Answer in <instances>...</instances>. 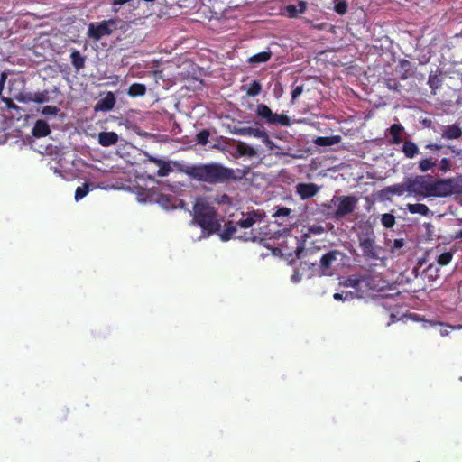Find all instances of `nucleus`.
<instances>
[{
	"instance_id": "obj_28",
	"label": "nucleus",
	"mask_w": 462,
	"mask_h": 462,
	"mask_svg": "<svg viewBox=\"0 0 462 462\" xmlns=\"http://www.w3.org/2000/svg\"><path fill=\"white\" fill-rule=\"evenodd\" d=\"M386 191L388 193H391L392 195H398V196H402L405 192L409 193L407 178L405 179L404 182H402V183H398V184H394V185L387 187Z\"/></svg>"
},
{
	"instance_id": "obj_15",
	"label": "nucleus",
	"mask_w": 462,
	"mask_h": 462,
	"mask_svg": "<svg viewBox=\"0 0 462 462\" xmlns=\"http://www.w3.org/2000/svg\"><path fill=\"white\" fill-rule=\"evenodd\" d=\"M307 9V3L299 1L297 5H288L285 7V13L290 18H296L299 14H304Z\"/></svg>"
},
{
	"instance_id": "obj_39",
	"label": "nucleus",
	"mask_w": 462,
	"mask_h": 462,
	"mask_svg": "<svg viewBox=\"0 0 462 462\" xmlns=\"http://www.w3.org/2000/svg\"><path fill=\"white\" fill-rule=\"evenodd\" d=\"M355 297H356V293H355V292H353V291H341V292H336V293H334V295H333V298H334L336 300H342V301L351 300H353Z\"/></svg>"
},
{
	"instance_id": "obj_23",
	"label": "nucleus",
	"mask_w": 462,
	"mask_h": 462,
	"mask_svg": "<svg viewBox=\"0 0 462 462\" xmlns=\"http://www.w3.org/2000/svg\"><path fill=\"white\" fill-rule=\"evenodd\" d=\"M272 57V51L268 49L267 51L256 53L248 58L247 62L249 64H261L267 62Z\"/></svg>"
},
{
	"instance_id": "obj_31",
	"label": "nucleus",
	"mask_w": 462,
	"mask_h": 462,
	"mask_svg": "<svg viewBox=\"0 0 462 462\" xmlns=\"http://www.w3.org/2000/svg\"><path fill=\"white\" fill-rule=\"evenodd\" d=\"M236 151L241 156L254 157L257 153L254 147L242 142L237 144Z\"/></svg>"
},
{
	"instance_id": "obj_13",
	"label": "nucleus",
	"mask_w": 462,
	"mask_h": 462,
	"mask_svg": "<svg viewBox=\"0 0 462 462\" xmlns=\"http://www.w3.org/2000/svg\"><path fill=\"white\" fill-rule=\"evenodd\" d=\"M319 190V188L315 183H298L296 186V192L301 199H308L313 198Z\"/></svg>"
},
{
	"instance_id": "obj_42",
	"label": "nucleus",
	"mask_w": 462,
	"mask_h": 462,
	"mask_svg": "<svg viewBox=\"0 0 462 462\" xmlns=\"http://www.w3.org/2000/svg\"><path fill=\"white\" fill-rule=\"evenodd\" d=\"M33 94H34V92H23V93H20L16 98L18 101L23 102V103L34 102Z\"/></svg>"
},
{
	"instance_id": "obj_26",
	"label": "nucleus",
	"mask_w": 462,
	"mask_h": 462,
	"mask_svg": "<svg viewBox=\"0 0 462 462\" xmlns=\"http://www.w3.org/2000/svg\"><path fill=\"white\" fill-rule=\"evenodd\" d=\"M147 88L144 84L133 83L130 85L127 94L131 97H143L146 94Z\"/></svg>"
},
{
	"instance_id": "obj_29",
	"label": "nucleus",
	"mask_w": 462,
	"mask_h": 462,
	"mask_svg": "<svg viewBox=\"0 0 462 462\" xmlns=\"http://www.w3.org/2000/svg\"><path fill=\"white\" fill-rule=\"evenodd\" d=\"M70 60L73 67L79 70L85 67L86 58L80 54L78 50H74L70 53Z\"/></svg>"
},
{
	"instance_id": "obj_32",
	"label": "nucleus",
	"mask_w": 462,
	"mask_h": 462,
	"mask_svg": "<svg viewBox=\"0 0 462 462\" xmlns=\"http://www.w3.org/2000/svg\"><path fill=\"white\" fill-rule=\"evenodd\" d=\"M342 284L346 287H351L357 291L362 285L361 274L350 275L346 277V280L342 282Z\"/></svg>"
},
{
	"instance_id": "obj_18",
	"label": "nucleus",
	"mask_w": 462,
	"mask_h": 462,
	"mask_svg": "<svg viewBox=\"0 0 462 462\" xmlns=\"http://www.w3.org/2000/svg\"><path fill=\"white\" fill-rule=\"evenodd\" d=\"M404 132V127L401 124H393L388 129L391 135V143L399 145L402 143V134Z\"/></svg>"
},
{
	"instance_id": "obj_12",
	"label": "nucleus",
	"mask_w": 462,
	"mask_h": 462,
	"mask_svg": "<svg viewBox=\"0 0 462 462\" xmlns=\"http://www.w3.org/2000/svg\"><path fill=\"white\" fill-rule=\"evenodd\" d=\"M362 285L374 291H381L384 289V281L379 274L365 273L361 274Z\"/></svg>"
},
{
	"instance_id": "obj_14",
	"label": "nucleus",
	"mask_w": 462,
	"mask_h": 462,
	"mask_svg": "<svg viewBox=\"0 0 462 462\" xmlns=\"http://www.w3.org/2000/svg\"><path fill=\"white\" fill-rule=\"evenodd\" d=\"M264 214L259 210H252L246 214V217L236 222V226L241 228H249L256 222L263 219Z\"/></svg>"
},
{
	"instance_id": "obj_46",
	"label": "nucleus",
	"mask_w": 462,
	"mask_h": 462,
	"mask_svg": "<svg viewBox=\"0 0 462 462\" xmlns=\"http://www.w3.org/2000/svg\"><path fill=\"white\" fill-rule=\"evenodd\" d=\"M303 92V85L297 86L291 91V101L294 102L295 99L300 97Z\"/></svg>"
},
{
	"instance_id": "obj_52",
	"label": "nucleus",
	"mask_w": 462,
	"mask_h": 462,
	"mask_svg": "<svg viewBox=\"0 0 462 462\" xmlns=\"http://www.w3.org/2000/svg\"><path fill=\"white\" fill-rule=\"evenodd\" d=\"M226 200L229 201L230 198L226 194H224L221 197V202H225Z\"/></svg>"
},
{
	"instance_id": "obj_51",
	"label": "nucleus",
	"mask_w": 462,
	"mask_h": 462,
	"mask_svg": "<svg viewBox=\"0 0 462 462\" xmlns=\"http://www.w3.org/2000/svg\"><path fill=\"white\" fill-rule=\"evenodd\" d=\"M131 0H113L112 1V5L113 6H116V5H122L124 4H126L128 2H130Z\"/></svg>"
},
{
	"instance_id": "obj_49",
	"label": "nucleus",
	"mask_w": 462,
	"mask_h": 462,
	"mask_svg": "<svg viewBox=\"0 0 462 462\" xmlns=\"http://www.w3.org/2000/svg\"><path fill=\"white\" fill-rule=\"evenodd\" d=\"M403 245H404V240L403 239H402V238L395 239L394 242H393V249H399V248H402Z\"/></svg>"
},
{
	"instance_id": "obj_50",
	"label": "nucleus",
	"mask_w": 462,
	"mask_h": 462,
	"mask_svg": "<svg viewBox=\"0 0 462 462\" xmlns=\"http://www.w3.org/2000/svg\"><path fill=\"white\" fill-rule=\"evenodd\" d=\"M145 161H148V162H152V163H154V164L158 165V164L161 162L162 159H158V158H156V157H153V156H152V155L147 154V155H146V160H145Z\"/></svg>"
},
{
	"instance_id": "obj_6",
	"label": "nucleus",
	"mask_w": 462,
	"mask_h": 462,
	"mask_svg": "<svg viewBox=\"0 0 462 462\" xmlns=\"http://www.w3.org/2000/svg\"><path fill=\"white\" fill-rule=\"evenodd\" d=\"M438 169L439 172L447 173L454 171L457 166L455 162L448 157H443L439 162L432 156L421 158L418 162V169L421 172H427L434 168Z\"/></svg>"
},
{
	"instance_id": "obj_5",
	"label": "nucleus",
	"mask_w": 462,
	"mask_h": 462,
	"mask_svg": "<svg viewBox=\"0 0 462 462\" xmlns=\"http://www.w3.org/2000/svg\"><path fill=\"white\" fill-rule=\"evenodd\" d=\"M255 114L269 125L290 126L291 125V118L287 115L275 114L263 103L256 106Z\"/></svg>"
},
{
	"instance_id": "obj_48",
	"label": "nucleus",
	"mask_w": 462,
	"mask_h": 462,
	"mask_svg": "<svg viewBox=\"0 0 462 462\" xmlns=\"http://www.w3.org/2000/svg\"><path fill=\"white\" fill-rule=\"evenodd\" d=\"M245 241H255L256 236L253 234V232H245L244 236H242Z\"/></svg>"
},
{
	"instance_id": "obj_38",
	"label": "nucleus",
	"mask_w": 462,
	"mask_h": 462,
	"mask_svg": "<svg viewBox=\"0 0 462 462\" xmlns=\"http://www.w3.org/2000/svg\"><path fill=\"white\" fill-rule=\"evenodd\" d=\"M381 223L385 228H392L395 224V217L390 213L383 214Z\"/></svg>"
},
{
	"instance_id": "obj_44",
	"label": "nucleus",
	"mask_w": 462,
	"mask_h": 462,
	"mask_svg": "<svg viewBox=\"0 0 462 462\" xmlns=\"http://www.w3.org/2000/svg\"><path fill=\"white\" fill-rule=\"evenodd\" d=\"M291 212V209L286 207H277V209L273 214V217H288Z\"/></svg>"
},
{
	"instance_id": "obj_53",
	"label": "nucleus",
	"mask_w": 462,
	"mask_h": 462,
	"mask_svg": "<svg viewBox=\"0 0 462 462\" xmlns=\"http://www.w3.org/2000/svg\"><path fill=\"white\" fill-rule=\"evenodd\" d=\"M455 238L456 239H461L462 238V229L456 234Z\"/></svg>"
},
{
	"instance_id": "obj_22",
	"label": "nucleus",
	"mask_w": 462,
	"mask_h": 462,
	"mask_svg": "<svg viewBox=\"0 0 462 462\" xmlns=\"http://www.w3.org/2000/svg\"><path fill=\"white\" fill-rule=\"evenodd\" d=\"M340 142V135L319 136L313 141V143L318 146H332L339 143Z\"/></svg>"
},
{
	"instance_id": "obj_36",
	"label": "nucleus",
	"mask_w": 462,
	"mask_h": 462,
	"mask_svg": "<svg viewBox=\"0 0 462 462\" xmlns=\"http://www.w3.org/2000/svg\"><path fill=\"white\" fill-rule=\"evenodd\" d=\"M428 85L430 88L431 89L432 94H436V90L440 87L441 80L437 75L430 74L429 79H428Z\"/></svg>"
},
{
	"instance_id": "obj_10",
	"label": "nucleus",
	"mask_w": 462,
	"mask_h": 462,
	"mask_svg": "<svg viewBox=\"0 0 462 462\" xmlns=\"http://www.w3.org/2000/svg\"><path fill=\"white\" fill-rule=\"evenodd\" d=\"M425 149L430 150L431 152H435L437 153H441L444 155L448 154V151L451 152L453 158H457L455 160V163L457 168H462V148H456L453 145H444L439 143H428L425 145Z\"/></svg>"
},
{
	"instance_id": "obj_3",
	"label": "nucleus",
	"mask_w": 462,
	"mask_h": 462,
	"mask_svg": "<svg viewBox=\"0 0 462 462\" xmlns=\"http://www.w3.org/2000/svg\"><path fill=\"white\" fill-rule=\"evenodd\" d=\"M193 221L202 228L203 232L212 235L220 229L217 211L205 201H198L193 207Z\"/></svg>"
},
{
	"instance_id": "obj_25",
	"label": "nucleus",
	"mask_w": 462,
	"mask_h": 462,
	"mask_svg": "<svg viewBox=\"0 0 462 462\" xmlns=\"http://www.w3.org/2000/svg\"><path fill=\"white\" fill-rule=\"evenodd\" d=\"M398 66L400 68V78L402 80H406L411 76V64L408 60L401 59L398 62Z\"/></svg>"
},
{
	"instance_id": "obj_35",
	"label": "nucleus",
	"mask_w": 462,
	"mask_h": 462,
	"mask_svg": "<svg viewBox=\"0 0 462 462\" xmlns=\"http://www.w3.org/2000/svg\"><path fill=\"white\" fill-rule=\"evenodd\" d=\"M157 166H159V170L157 171V175L159 177L168 176L172 171V168L171 167L169 162L163 160H162Z\"/></svg>"
},
{
	"instance_id": "obj_34",
	"label": "nucleus",
	"mask_w": 462,
	"mask_h": 462,
	"mask_svg": "<svg viewBox=\"0 0 462 462\" xmlns=\"http://www.w3.org/2000/svg\"><path fill=\"white\" fill-rule=\"evenodd\" d=\"M454 253L455 251H449L440 254L437 258V263L441 266L448 265L453 259Z\"/></svg>"
},
{
	"instance_id": "obj_9",
	"label": "nucleus",
	"mask_w": 462,
	"mask_h": 462,
	"mask_svg": "<svg viewBox=\"0 0 462 462\" xmlns=\"http://www.w3.org/2000/svg\"><path fill=\"white\" fill-rule=\"evenodd\" d=\"M346 257V254L339 250H330L324 254L320 260L319 265V275H331L332 274V266L333 263H336L338 259L342 260Z\"/></svg>"
},
{
	"instance_id": "obj_33",
	"label": "nucleus",
	"mask_w": 462,
	"mask_h": 462,
	"mask_svg": "<svg viewBox=\"0 0 462 462\" xmlns=\"http://www.w3.org/2000/svg\"><path fill=\"white\" fill-rule=\"evenodd\" d=\"M262 92V85L258 80H253L246 90L249 97H256Z\"/></svg>"
},
{
	"instance_id": "obj_20",
	"label": "nucleus",
	"mask_w": 462,
	"mask_h": 462,
	"mask_svg": "<svg viewBox=\"0 0 462 462\" xmlns=\"http://www.w3.org/2000/svg\"><path fill=\"white\" fill-rule=\"evenodd\" d=\"M116 104V97L112 92H108L107 95L102 98L97 105L96 110L110 111L114 108Z\"/></svg>"
},
{
	"instance_id": "obj_8",
	"label": "nucleus",
	"mask_w": 462,
	"mask_h": 462,
	"mask_svg": "<svg viewBox=\"0 0 462 462\" xmlns=\"http://www.w3.org/2000/svg\"><path fill=\"white\" fill-rule=\"evenodd\" d=\"M116 25L113 19L104 20L100 23H91L88 28V35L89 38L99 41L104 36L111 35Z\"/></svg>"
},
{
	"instance_id": "obj_2",
	"label": "nucleus",
	"mask_w": 462,
	"mask_h": 462,
	"mask_svg": "<svg viewBox=\"0 0 462 462\" xmlns=\"http://www.w3.org/2000/svg\"><path fill=\"white\" fill-rule=\"evenodd\" d=\"M184 172L192 180L210 185L226 184L231 180H240L247 171L228 168L218 162L188 166Z\"/></svg>"
},
{
	"instance_id": "obj_40",
	"label": "nucleus",
	"mask_w": 462,
	"mask_h": 462,
	"mask_svg": "<svg viewBox=\"0 0 462 462\" xmlns=\"http://www.w3.org/2000/svg\"><path fill=\"white\" fill-rule=\"evenodd\" d=\"M386 88L394 92H400L401 84L396 79L388 78L384 79Z\"/></svg>"
},
{
	"instance_id": "obj_19",
	"label": "nucleus",
	"mask_w": 462,
	"mask_h": 462,
	"mask_svg": "<svg viewBox=\"0 0 462 462\" xmlns=\"http://www.w3.org/2000/svg\"><path fill=\"white\" fill-rule=\"evenodd\" d=\"M402 152L408 159H413L420 153L418 145L410 139L403 142Z\"/></svg>"
},
{
	"instance_id": "obj_37",
	"label": "nucleus",
	"mask_w": 462,
	"mask_h": 462,
	"mask_svg": "<svg viewBox=\"0 0 462 462\" xmlns=\"http://www.w3.org/2000/svg\"><path fill=\"white\" fill-rule=\"evenodd\" d=\"M34 103L42 104L47 103L51 100L50 93L48 90H43L41 92H34Z\"/></svg>"
},
{
	"instance_id": "obj_11",
	"label": "nucleus",
	"mask_w": 462,
	"mask_h": 462,
	"mask_svg": "<svg viewBox=\"0 0 462 462\" xmlns=\"http://www.w3.org/2000/svg\"><path fill=\"white\" fill-rule=\"evenodd\" d=\"M233 133L237 135L242 136H254L262 140L266 145L271 147L273 144V141L270 139L267 132L265 130L260 128H254L251 126L247 127H239L235 128Z\"/></svg>"
},
{
	"instance_id": "obj_4",
	"label": "nucleus",
	"mask_w": 462,
	"mask_h": 462,
	"mask_svg": "<svg viewBox=\"0 0 462 462\" xmlns=\"http://www.w3.org/2000/svg\"><path fill=\"white\" fill-rule=\"evenodd\" d=\"M359 247L362 250V255L365 260L380 259L382 247L376 245L375 235L373 229H367L361 232L358 236Z\"/></svg>"
},
{
	"instance_id": "obj_27",
	"label": "nucleus",
	"mask_w": 462,
	"mask_h": 462,
	"mask_svg": "<svg viewBox=\"0 0 462 462\" xmlns=\"http://www.w3.org/2000/svg\"><path fill=\"white\" fill-rule=\"evenodd\" d=\"M236 224H234L231 221H228L224 231L220 234V238L222 241H228L231 238L236 236V233L237 231Z\"/></svg>"
},
{
	"instance_id": "obj_21",
	"label": "nucleus",
	"mask_w": 462,
	"mask_h": 462,
	"mask_svg": "<svg viewBox=\"0 0 462 462\" xmlns=\"http://www.w3.org/2000/svg\"><path fill=\"white\" fill-rule=\"evenodd\" d=\"M461 136L462 129L456 125L446 126L441 133V137L448 140L458 139Z\"/></svg>"
},
{
	"instance_id": "obj_17",
	"label": "nucleus",
	"mask_w": 462,
	"mask_h": 462,
	"mask_svg": "<svg viewBox=\"0 0 462 462\" xmlns=\"http://www.w3.org/2000/svg\"><path fill=\"white\" fill-rule=\"evenodd\" d=\"M118 142V135L115 132H101L98 134V143L104 147L116 144Z\"/></svg>"
},
{
	"instance_id": "obj_30",
	"label": "nucleus",
	"mask_w": 462,
	"mask_h": 462,
	"mask_svg": "<svg viewBox=\"0 0 462 462\" xmlns=\"http://www.w3.org/2000/svg\"><path fill=\"white\" fill-rule=\"evenodd\" d=\"M96 188L93 183H84L82 186H79L75 190V200L79 201L85 198L90 190H93Z\"/></svg>"
},
{
	"instance_id": "obj_43",
	"label": "nucleus",
	"mask_w": 462,
	"mask_h": 462,
	"mask_svg": "<svg viewBox=\"0 0 462 462\" xmlns=\"http://www.w3.org/2000/svg\"><path fill=\"white\" fill-rule=\"evenodd\" d=\"M60 111V108L54 106H45L42 110V114L47 116H56Z\"/></svg>"
},
{
	"instance_id": "obj_47",
	"label": "nucleus",
	"mask_w": 462,
	"mask_h": 462,
	"mask_svg": "<svg viewBox=\"0 0 462 462\" xmlns=\"http://www.w3.org/2000/svg\"><path fill=\"white\" fill-rule=\"evenodd\" d=\"M7 79V73L3 71L0 74V96L2 95V91L4 89L5 84Z\"/></svg>"
},
{
	"instance_id": "obj_41",
	"label": "nucleus",
	"mask_w": 462,
	"mask_h": 462,
	"mask_svg": "<svg viewBox=\"0 0 462 462\" xmlns=\"http://www.w3.org/2000/svg\"><path fill=\"white\" fill-rule=\"evenodd\" d=\"M208 137L209 132L204 129L196 134V141L199 144L205 145L208 142Z\"/></svg>"
},
{
	"instance_id": "obj_1",
	"label": "nucleus",
	"mask_w": 462,
	"mask_h": 462,
	"mask_svg": "<svg viewBox=\"0 0 462 462\" xmlns=\"http://www.w3.org/2000/svg\"><path fill=\"white\" fill-rule=\"evenodd\" d=\"M409 193L422 198H447L462 195V176L447 179L431 175H416L407 178Z\"/></svg>"
},
{
	"instance_id": "obj_16",
	"label": "nucleus",
	"mask_w": 462,
	"mask_h": 462,
	"mask_svg": "<svg viewBox=\"0 0 462 462\" xmlns=\"http://www.w3.org/2000/svg\"><path fill=\"white\" fill-rule=\"evenodd\" d=\"M51 133V129L47 122L44 120L39 119L35 122L34 126L32 128V134L36 138L45 137L49 135Z\"/></svg>"
},
{
	"instance_id": "obj_7",
	"label": "nucleus",
	"mask_w": 462,
	"mask_h": 462,
	"mask_svg": "<svg viewBox=\"0 0 462 462\" xmlns=\"http://www.w3.org/2000/svg\"><path fill=\"white\" fill-rule=\"evenodd\" d=\"M335 199L337 201V208L334 212L333 217L337 220L342 219L353 213L358 203V199L352 195L335 197L332 200L333 202H335Z\"/></svg>"
},
{
	"instance_id": "obj_45",
	"label": "nucleus",
	"mask_w": 462,
	"mask_h": 462,
	"mask_svg": "<svg viewBox=\"0 0 462 462\" xmlns=\"http://www.w3.org/2000/svg\"><path fill=\"white\" fill-rule=\"evenodd\" d=\"M347 3L345 0L337 2L334 7L335 12L338 14H345L347 12Z\"/></svg>"
},
{
	"instance_id": "obj_24",
	"label": "nucleus",
	"mask_w": 462,
	"mask_h": 462,
	"mask_svg": "<svg viewBox=\"0 0 462 462\" xmlns=\"http://www.w3.org/2000/svg\"><path fill=\"white\" fill-rule=\"evenodd\" d=\"M407 210L411 214H419L421 216H428L430 213V208L427 205L421 204V203H415V204H407L406 205Z\"/></svg>"
}]
</instances>
